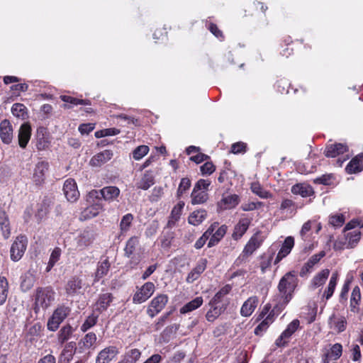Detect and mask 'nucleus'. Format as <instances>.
<instances>
[{
    "mask_svg": "<svg viewBox=\"0 0 363 363\" xmlns=\"http://www.w3.org/2000/svg\"><path fill=\"white\" fill-rule=\"evenodd\" d=\"M298 279L295 272L286 273L280 279L277 289L279 295L274 300V311H282L293 298V294L298 286Z\"/></svg>",
    "mask_w": 363,
    "mask_h": 363,
    "instance_id": "1",
    "label": "nucleus"
},
{
    "mask_svg": "<svg viewBox=\"0 0 363 363\" xmlns=\"http://www.w3.org/2000/svg\"><path fill=\"white\" fill-rule=\"evenodd\" d=\"M55 293L50 287H38L34 295V311L37 313L40 309L46 310L55 300Z\"/></svg>",
    "mask_w": 363,
    "mask_h": 363,
    "instance_id": "2",
    "label": "nucleus"
},
{
    "mask_svg": "<svg viewBox=\"0 0 363 363\" xmlns=\"http://www.w3.org/2000/svg\"><path fill=\"white\" fill-rule=\"evenodd\" d=\"M120 194V189L113 186H106L101 189V190H92L88 194V199H92L94 201V199L96 200H101L104 199L106 201H113L116 199Z\"/></svg>",
    "mask_w": 363,
    "mask_h": 363,
    "instance_id": "3",
    "label": "nucleus"
},
{
    "mask_svg": "<svg viewBox=\"0 0 363 363\" xmlns=\"http://www.w3.org/2000/svg\"><path fill=\"white\" fill-rule=\"evenodd\" d=\"M70 308L66 306H58L53 312L52 316L49 318L47 324L48 329L50 331H55L59 328L60 323L69 314Z\"/></svg>",
    "mask_w": 363,
    "mask_h": 363,
    "instance_id": "4",
    "label": "nucleus"
},
{
    "mask_svg": "<svg viewBox=\"0 0 363 363\" xmlns=\"http://www.w3.org/2000/svg\"><path fill=\"white\" fill-rule=\"evenodd\" d=\"M28 245V238L26 235L17 236L10 249L11 259L13 262L19 261L23 256Z\"/></svg>",
    "mask_w": 363,
    "mask_h": 363,
    "instance_id": "5",
    "label": "nucleus"
},
{
    "mask_svg": "<svg viewBox=\"0 0 363 363\" xmlns=\"http://www.w3.org/2000/svg\"><path fill=\"white\" fill-rule=\"evenodd\" d=\"M155 291V286L152 282L145 283L133 296V302L135 304H140L145 302Z\"/></svg>",
    "mask_w": 363,
    "mask_h": 363,
    "instance_id": "6",
    "label": "nucleus"
},
{
    "mask_svg": "<svg viewBox=\"0 0 363 363\" xmlns=\"http://www.w3.org/2000/svg\"><path fill=\"white\" fill-rule=\"evenodd\" d=\"M232 286L230 284H226L222 287L211 299L208 303L209 306H215L217 307H224L225 311L230 303V300L227 298V295L230 292Z\"/></svg>",
    "mask_w": 363,
    "mask_h": 363,
    "instance_id": "7",
    "label": "nucleus"
},
{
    "mask_svg": "<svg viewBox=\"0 0 363 363\" xmlns=\"http://www.w3.org/2000/svg\"><path fill=\"white\" fill-rule=\"evenodd\" d=\"M169 298L166 294L157 295L150 303L147 309V315L154 318L164 308L167 303Z\"/></svg>",
    "mask_w": 363,
    "mask_h": 363,
    "instance_id": "8",
    "label": "nucleus"
},
{
    "mask_svg": "<svg viewBox=\"0 0 363 363\" xmlns=\"http://www.w3.org/2000/svg\"><path fill=\"white\" fill-rule=\"evenodd\" d=\"M263 240L264 238L262 236V232L259 230L257 231L245 245L242 250V255L243 257H248L251 255L261 246Z\"/></svg>",
    "mask_w": 363,
    "mask_h": 363,
    "instance_id": "9",
    "label": "nucleus"
},
{
    "mask_svg": "<svg viewBox=\"0 0 363 363\" xmlns=\"http://www.w3.org/2000/svg\"><path fill=\"white\" fill-rule=\"evenodd\" d=\"M63 191L68 201L74 202L79 197V191L73 179H68L65 182Z\"/></svg>",
    "mask_w": 363,
    "mask_h": 363,
    "instance_id": "10",
    "label": "nucleus"
},
{
    "mask_svg": "<svg viewBox=\"0 0 363 363\" xmlns=\"http://www.w3.org/2000/svg\"><path fill=\"white\" fill-rule=\"evenodd\" d=\"M83 281L79 277H71L65 285V291L69 296H74L82 294L83 288Z\"/></svg>",
    "mask_w": 363,
    "mask_h": 363,
    "instance_id": "11",
    "label": "nucleus"
},
{
    "mask_svg": "<svg viewBox=\"0 0 363 363\" xmlns=\"http://www.w3.org/2000/svg\"><path fill=\"white\" fill-rule=\"evenodd\" d=\"M119 353L116 346H108L101 350L96 357V363H109Z\"/></svg>",
    "mask_w": 363,
    "mask_h": 363,
    "instance_id": "12",
    "label": "nucleus"
},
{
    "mask_svg": "<svg viewBox=\"0 0 363 363\" xmlns=\"http://www.w3.org/2000/svg\"><path fill=\"white\" fill-rule=\"evenodd\" d=\"M49 163L45 161L38 162L35 167L33 180L36 185L43 184L45 179V174L48 171Z\"/></svg>",
    "mask_w": 363,
    "mask_h": 363,
    "instance_id": "13",
    "label": "nucleus"
},
{
    "mask_svg": "<svg viewBox=\"0 0 363 363\" xmlns=\"http://www.w3.org/2000/svg\"><path fill=\"white\" fill-rule=\"evenodd\" d=\"M206 266L207 259L204 258L200 259L197 262L196 267L188 274L186 281L189 284H191L197 280L206 269Z\"/></svg>",
    "mask_w": 363,
    "mask_h": 363,
    "instance_id": "14",
    "label": "nucleus"
},
{
    "mask_svg": "<svg viewBox=\"0 0 363 363\" xmlns=\"http://www.w3.org/2000/svg\"><path fill=\"white\" fill-rule=\"evenodd\" d=\"M95 238L94 232L91 228H87L84 229L77 237V247L80 249H84L90 245Z\"/></svg>",
    "mask_w": 363,
    "mask_h": 363,
    "instance_id": "15",
    "label": "nucleus"
},
{
    "mask_svg": "<svg viewBox=\"0 0 363 363\" xmlns=\"http://www.w3.org/2000/svg\"><path fill=\"white\" fill-rule=\"evenodd\" d=\"M31 126L28 123H23L18 130V140L19 146L24 149L26 147L31 137Z\"/></svg>",
    "mask_w": 363,
    "mask_h": 363,
    "instance_id": "16",
    "label": "nucleus"
},
{
    "mask_svg": "<svg viewBox=\"0 0 363 363\" xmlns=\"http://www.w3.org/2000/svg\"><path fill=\"white\" fill-rule=\"evenodd\" d=\"M0 138L4 144H10L13 140V127L7 119L0 123Z\"/></svg>",
    "mask_w": 363,
    "mask_h": 363,
    "instance_id": "17",
    "label": "nucleus"
},
{
    "mask_svg": "<svg viewBox=\"0 0 363 363\" xmlns=\"http://www.w3.org/2000/svg\"><path fill=\"white\" fill-rule=\"evenodd\" d=\"M251 223V219L248 218H240L238 223L235 225L232 238L235 240L240 239L247 232Z\"/></svg>",
    "mask_w": 363,
    "mask_h": 363,
    "instance_id": "18",
    "label": "nucleus"
},
{
    "mask_svg": "<svg viewBox=\"0 0 363 363\" xmlns=\"http://www.w3.org/2000/svg\"><path fill=\"white\" fill-rule=\"evenodd\" d=\"M113 152L111 150H104L95 155H94L89 164L91 166L94 167H101L103 164L108 162L113 157Z\"/></svg>",
    "mask_w": 363,
    "mask_h": 363,
    "instance_id": "19",
    "label": "nucleus"
},
{
    "mask_svg": "<svg viewBox=\"0 0 363 363\" xmlns=\"http://www.w3.org/2000/svg\"><path fill=\"white\" fill-rule=\"evenodd\" d=\"M0 230L3 238L6 240L11 235V225L9 216L3 207H0Z\"/></svg>",
    "mask_w": 363,
    "mask_h": 363,
    "instance_id": "20",
    "label": "nucleus"
},
{
    "mask_svg": "<svg viewBox=\"0 0 363 363\" xmlns=\"http://www.w3.org/2000/svg\"><path fill=\"white\" fill-rule=\"evenodd\" d=\"M291 191L292 194L300 195L303 198L310 197L314 194L312 186L305 183H299L292 186Z\"/></svg>",
    "mask_w": 363,
    "mask_h": 363,
    "instance_id": "21",
    "label": "nucleus"
},
{
    "mask_svg": "<svg viewBox=\"0 0 363 363\" xmlns=\"http://www.w3.org/2000/svg\"><path fill=\"white\" fill-rule=\"evenodd\" d=\"M294 245V238L291 236L287 237L285 239L284 243L282 244L281 249L279 250V251L277 255V257L274 261V264L278 263L284 257L287 256L291 252Z\"/></svg>",
    "mask_w": 363,
    "mask_h": 363,
    "instance_id": "22",
    "label": "nucleus"
},
{
    "mask_svg": "<svg viewBox=\"0 0 363 363\" xmlns=\"http://www.w3.org/2000/svg\"><path fill=\"white\" fill-rule=\"evenodd\" d=\"M348 174H356L363 170V153L352 158L346 167Z\"/></svg>",
    "mask_w": 363,
    "mask_h": 363,
    "instance_id": "23",
    "label": "nucleus"
},
{
    "mask_svg": "<svg viewBox=\"0 0 363 363\" xmlns=\"http://www.w3.org/2000/svg\"><path fill=\"white\" fill-rule=\"evenodd\" d=\"M347 151V146L342 143L328 145L325 150V155L328 157H335Z\"/></svg>",
    "mask_w": 363,
    "mask_h": 363,
    "instance_id": "24",
    "label": "nucleus"
},
{
    "mask_svg": "<svg viewBox=\"0 0 363 363\" xmlns=\"http://www.w3.org/2000/svg\"><path fill=\"white\" fill-rule=\"evenodd\" d=\"M258 303V298L257 296H251L244 302L240 309V314L244 317H248L255 310Z\"/></svg>",
    "mask_w": 363,
    "mask_h": 363,
    "instance_id": "25",
    "label": "nucleus"
},
{
    "mask_svg": "<svg viewBox=\"0 0 363 363\" xmlns=\"http://www.w3.org/2000/svg\"><path fill=\"white\" fill-rule=\"evenodd\" d=\"M101 209L102 204L100 203L99 200H97L96 203L86 208L82 212L81 216L85 220L92 218L99 215Z\"/></svg>",
    "mask_w": 363,
    "mask_h": 363,
    "instance_id": "26",
    "label": "nucleus"
},
{
    "mask_svg": "<svg viewBox=\"0 0 363 363\" xmlns=\"http://www.w3.org/2000/svg\"><path fill=\"white\" fill-rule=\"evenodd\" d=\"M113 300V296L111 293H105L100 294L96 302V311H98L99 313L106 311L108 308Z\"/></svg>",
    "mask_w": 363,
    "mask_h": 363,
    "instance_id": "27",
    "label": "nucleus"
},
{
    "mask_svg": "<svg viewBox=\"0 0 363 363\" xmlns=\"http://www.w3.org/2000/svg\"><path fill=\"white\" fill-rule=\"evenodd\" d=\"M111 264L108 258L100 261L98 263L97 269L95 272L94 282L99 281L104 276L107 275L110 269Z\"/></svg>",
    "mask_w": 363,
    "mask_h": 363,
    "instance_id": "28",
    "label": "nucleus"
},
{
    "mask_svg": "<svg viewBox=\"0 0 363 363\" xmlns=\"http://www.w3.org/2000/svg\"><path fill=\"white\" fill-rule=\"evenodd\" d=\"M239 203L240 197L237 194H230L223 196L218 205L225 209H231L237 206Z\"/></svg>",
    "mask_w": 363,
    "mask_h": 363,
    "instance_id": "29",
    "label": "nucleus"
},
{
    "mask_svg": "<svg viewBox=\"0 0 363 363\" xmlns=\"http://www.w3.org/2000/svg\"><path fill=\"white\" fill-rule=\"evenodd\" d=\"M47 130L44 127H40L37 130V148L39 150H45L49 144L48 138L46 137Z\"/></svg>",
    "mask_w": 363,
    "mask_h": 363,
    "instance_id": "30",
    "label": "nucleus"
},
{
    "mask_svg": "<svg viewBox=\"0 0 363 363\" xmlns=\"http://www.w3.org/2000/svg\"><path fill=\"white\" fill-rule=\"evenodd\" d=\"M21 289L23 292H26L34 286L35 278L30 272H27L21 276Z\"/></svg>",
    "mask_w": 363,
    "mask_h": 363,
    "instance_id": "31",
    "label": "nucleus"
},
{
    "mask_svg": "<svg viewBox=\"0 0 363 363\" xmlns=\"http://www.w3.org/2000/svg\"><path fill=\"white\" fill-rule=\"evenodd\" d=\"M207 216V213L205 210L201 209L193 211L189 216V223L194 226L201 224Z\"/></svg>",
    "mask_w": 363,
    "mask_h": 363,
    "instance_id": "32",
    "label": "nucleus"
},
{
    "mask_svg": "<svg viewBox=\"0 0 363 363\" xmlns=\"http://www.w3.org/2000/svg\"><path fill=\"white\" fill-rule=\"evenodd\" d=\"M328 323L331 328H334L337 333H342L346 329L347 321L345 317H340L335 320V314L330 316Z\"/></svg>",
    "mask_w": 363,
    "mask_h": 363,
    "instance_id": "33",
    "label": "nucleus"
},
{
    "mask_svg": "<svg viewBox=\"0 0 363 363\" xmlns=\"http://www.w3.org/2000/svg\"><path fill=\"white\" fill-rule=\"evenodd\" d=\"M203 300L201 296L196 297L192 301L186 303L180 308V313L185 314L199 308L203 304Z\"/></svg>",
    "mask_w": 363,
    "mask_h": 363,
    "instance_id": "34",
    "label": "nucleus"
},
{
    "mask_svg": "<svg viewBox=\"0 0 363 363\" xmlns=\"http://www.w3.org/2000/svg\"><path fill=\"white\" fill-rule=\"evenodd\" d=\"M227 230V226L225 225H223L218 228L215 233H213V234L211 235V238L208 243V247H212L217 245L218 242L221 240V238L225 235Z\"/></svg>",
    "mask_w": 363,
    "mask_h": 363,
    "instance_id": "35",
    "label": "nucleus"
},
{
    "mask_svg": "<svg viewBox=\"0 0 363 363\" xmlns=\"http://www.w3.org/2000/svg\"><path fill=\"white\" fill-rule=\"evenodd\" d=\"M191 203L193 205L204 203L208 199V194L205 191L193 189L191 194Z\"/></svg>",
    "mask_w": 363,
    "mask_h": 363,
    "instance_id": "36",
    "label": "nucleus"
},
{
    "mask_svg": "<svg viewBox=\"0 0 363 363\" xmlns=\"http://www.w3.org/2000/svg\"><path fill=\"white\" fill-rule=\"evenodd\" d=\"M139 238L138 236H133L130 238L126 242V245L124 248L125 256L130 257L136 250V247L139 245Z\"/></svg>",
    "mask_w": 363,
    "mask_h": 363,
    "instance_id": "37",
    "label": "nucleus"
},
{
    "mask_svg": "<svg viewBox=\"0 0 363 363\" xmlns=\"http://www.w3.org/2000/svg\"><path fill=\"white\" fill-rule=\"evenodd\" d=\"M140 356L141 352L138 349H130L126 351L121 361L124 363H135Z\"/></svg>",
    "mask_w": 363,
    "mask_h": 363,
    "instance_id": "38",
    "label": "nucleus"
},
{
    "mask_svg": "<svg viewBox=\"0 0 363 363\" xmlns=\"http://www.w3.org/2000/svg\"><path fill=\"white\" fill-rule=\"evenodd\" d=\"M211 308L206 314V318L208 322H213L225 311L224 307H217L215 306H210Z\"/></svg>",
    "mask_w": 363,
    "mask_h": 363,
    "instance_id": "39",
    "label": "nucleus"
},
{
    "mask_svg": "<svg viewBox=\"0 0 363 363\" xmlns=\"http://www.w3.org/2000/svg\"><path fill=\"white\" fill-rule=\"evenodd\" d=\"M9 294V282L5 277L0 276V306L3 305Z\"/></svg>",
    "mask_w": 363,
    "mask_h": 363,
    "instance_id": "40",
    "label": "nucleus"
},
{
    "mask_svg": "<svg viewBox=\"0 0 363 363\" xmlns=\"http://www.w3.org/2000/svg\"><path fill=\"white\" fill-rule=\"evenodd\" d=\"M154 177L152 174L148 173H145L139 182L137 184V188L147 190L151 186L154 184Z\"/></svg>",
    "mask_w": 363,
    "mask_h": 363,
    "instance_id": "41",
    "label": "nucleus"
},
{
    "mask_svg": "<svg viewBox=\"0 0 363 363\" xmlns=\"http://www.w3.org/2000/svg\"><path fill=\"white\" fill-rule=\"evenodd\" d=\"M251 191L262 199H268L271 197L272 194L265 190L259 183L253 182L251 184Z\"/></svg>",
    "mask_w": 363,
    "mask_h": 363,
    "instance_id": "42",
    "label": "nucleus"
},
{
    "mask_svg": "<svg viewBox=\"0 0 363 363\" xmlns=\"http://www.w3.org/2000/svg\"><path fill=\"white\" fill-rule=\"evenodd\" d=\"M133 216L131 213H127L123 216L120 223V230L121 234L126 233L132 224Z\"/></svg>",
    "mask_w": 363,
    "mask_h": 363,
    "instance_id": "43",
    "label": "nucleus"
},
{
    "mask_svg": "<svg viewBox=\"0 0 363 363\" xmlns=\"http://www.w3.org/2000/svg\"><path fill=\"white\" fill-rule=\"evenodd\" d=\"M330 274L329 269H323L320 272H319L317 275L314 277L313 279V284L315 287H318L325 284L327 280L328 276Z\"/></svg>",
    "mask_w": 363,
    "mask_h": 363,
    "instance_id": "44",
    "label": "nucleus"
},
{
    "mask_svg": "<svg viewBox=\"0 0 363 363\" xmlns=\"http://www.w3.org/2000/svg\"><path fill=\"white\" fill-rule=\"evenodd\" d=\"M11 113L14 116L24 119L27 116V108L23 104L16 103L12 106Z\"/></svg>",
    "mask_w": 363,
    "mask_h": 363,
    "instance_id": "45",
    "label": "nucleus"
},
{
    "mask_svg": "<svg viewBox=\"0 0 363 363\" xmlns=\"http://www.w3.org/2000/svg\"><path fill=\"white\" fill-rule=\"evenodd\" d=\"M297 208V205L291 199H284L280 205V210L286 211L290 214H294Z\"/></svg>",
    "mask_w": 363,
    "mask_h": 363,
    "instance_id": "46",
    "label": "nucleus"
},
{
    "mask_svg": "<svg viewBox=\"0 0 363 363\" xmlns=\"http://www.w3.org/2000/svg\"><path fill=\"white\" fill-rule=\"evenodd\" d=\"M300 322L298 319L292 320L286 327V328L281 333L283 336H285L288 340L292 335L298 330Z\"/></svg>",
    "mask_w": 363,
    "mask_h": 363,
    "instance_id": "47",
    "label": "nucleus"
},
{
    "mask_svg": "<svg viewBox=\"0 0 363 363\" xmlns=\"http://www.w3.org/2000/svg\"><path fill=\"white\" fill-rule=\"evenodd\" d=\"M73 332L72 328L69 325L63 326L58 333V341L62 344L67 341Z\"/></svg>",
    "mask_w": 363,
    "mask_h": 363,
    "instance_id": "48",
    "label": "nucleus"
},
{
    "mask_svg": "<svg viewBox=\"0 0 363 363\" xmlns=\"http://www.w3.org/2000/svg\"><path fill=\"white\" fill-rule=\"evenodd\" d=\"M129 258L130 267L135 268L144 258V249L139 248L138 252L133 253Z\"/></svg>",
    "mask_w": 363,
    "mask_h": 363,
    "instance_id": "49",
    "label": "nucleus"
},
{
    "mask_svg": "<svg viewBox=\"0 0 363 363\" xmlns=\"http://www.w3.org/2000/svg\"><path fill=\"white\" fill-rule=\"evenodd\" d=\"M60 99L62 101L66 103H69L73 105H89L90 101L89 100L86 99H79L74 98L72 96H66V95H62L60 96Z\"/></svg>",
    "mask_w": 363,
    "mask_h": 363,
    "instance_id": "50",
    "label": "nucleus"
},
{
    "mask_svg": "<svg viewBox=\"0 0 363 363\" xmlns=\"http://www.w3.org/2000/svg\"><path fill=\"white\" fill-rule=\"evenodd\" d=\"M98 319V315H95L94 313L91 314L87 317L85 320L84 323L81 326V330L84 332H86L91 327L96 325Z\"/></svg>",
    "mask_w": 363,
    "mask_h": 363,
    "instance_id": "51",
    "label": "nucleus"
},
{
    "mask_svg": "<svg viewBox=\"0 0 363 363\" xmlns=\"http://www.w3.org/2000/svg\"><path fill=\"white\" fill-rule=\"evenodd\" d=\"M149 152V147L147 145H140L136 147L133 152V157L135 160H140L145 156Z\"/></svg>",
    "mask_w": 363,
    "mask_h": 363,
    "instance_id": "52",
    "label": "nucleus"
},
{
    "mask_svg": "<svg viewBox=\"0 0 363 363\" xmlns=\"http://www.w3.org/2000/svg\"><path fill=\"white\" fill-rule=\"evenodd\" d=\"M342 353V346L340 343L334 344L330 348V352H328L329 357L335 360L338 359L341 357Z\"/></svg>",
    "mask_w": 363,
    "mask_h": 363,
    "instance_id": "53",
    "label": "nucleus"
},
{
    "mask_svg": "<svg viewBox=\"0 0 363 363\" xmlns=\"http://www.w3.org/2000/svg\"><path fill=\"white\" fill-rule=\"evenodd\" d=\"M191 186V181L189 178L184 177L181 179L180 184L177 189V197L179 198L185 193Z\"/></svg>",
    "mask_w": 363,
    "mask_h": 363,
    "instance_id": "54",
    "label": "nucleus"
},
{
    "mask_svg": "<svg viewBox=\"0 0 363 363\" xmlns=\"http://www.w3.org/2000/svg\"><path fill=\"white\" fill-rule=\"evenodd\" d=\"M274 253L269 255H264L262 257V261L260 262V268L262 273H265L267 269L269 268L273 260Z\"/></svg>",
    "mask_w": 363,
    "mask_h": 363,
    "instance_id": "55",
    "label": "nucleus"
},
{
    "mask_svg": "<svg viewBox=\"0 0 363 363\" xmlns=\"http://www.w3.org/2000/svg\"><path fill=\"white\" fill-rule=\"evenodd\" d=\"M84 347L90 348L96 341V335L94 333H87L82 340Z\"/></svg>",
    "mask_w": 363,
    "mask_h": 363,
    "instance_id": "56",
    "label": "nucleus"
},
{
    "mask_svg": "<svg viewBox=\"0 0 363 363\" xmlns=\"http://www.w3.org/2000/svg\"><path fill=\"white\" fill-rule=\"evenodd\" d=\"M329 223L335 228L340 227L345 223V217L342 214L331 216L329 218Z\"/></svg>",
    "mask_w": 363,
    "mask_h": 363,
    "instance_id": "57",
    "label": "nucleus"
},
{
    "mask_svg": "<svg viewBox=\"0 0 363 363\" xmlns=\"http://www.w3.org/2000/svg\"><path fill=\"white\" fill-rule=\"evenodd\" d=\"M263 206V203L261 201L249 202L242 204L241 208L244 211H251L259 208Z\"/></svg>",
    "mask_w": 363,
    "mask_h": 363,
    "instance_id": "58",
    "label": "nucleus"
},
{
    "mask_svg": "<svg viewBox=\"0 0 363 363\" xmlns=\"http://www.w3.org/2000/svg\"><path fill=\"white\" fill-rule=\"evenodd\" d=\"M289 85L290 84L288 80L285 79H281L278 80L276 83V87L277 89V91L281 94H283L284 92L288 93Z\"/></svg>",
    "mask_w": 363,
    "mask_h": 363,
    "instance_id": "59",
    "label": "nucleus"
},
{
    "mask_svg": "<svg viewBox=\"0 0 363 363\" xmlns=\"http://www.w3.org/2000/svg\"><path fill=\"white\" fill-rule=\"evenodd\" d=\"M333 178V176L331 174H323L319 177L315 178L314 179V183L323 185H330Z\"/></svg>",
    "mask_w": 363,
    "mask_h": 363,
    "instance_id": "60",
    "label": "nucleus"
},
{
    "mask_svg": "<svg viewBox=\"0 0 363 363\" xmlns=\"http://www.w3.org/2000/svg\"><path fill=\"white\" fill-rule=\"evenodd\" d=\"M216 169L214 164L211 162H206L201 166L200 170L203 175L211 174Z\"/></svg>",
    "mask_w": 363,
    "mask_h": 363,
    "instance_id": "61",
    "label": "nucleus"
},
{
    "mask_svg": "<svg viewBox=\"0 0 363 363\" xmlns=\"http://www.w3.org/2000/svg\"><path fill=\"white\" fill-rule=\"evenodd\" d=\"M271 323L265 318L255 328V334L262 335L267 330Z\"/></svg>",
    "mask_w": 363,
    "mask_h": 363,
    "instance_id": "62",
    "label": "nucleus"
},
{
    "mask_svg": "<svg viewBox=\"0 0 363 363\" xmlns=\"http://www.w3.org/2000/svg\"><path fill=\"white\" fill-rule=\"evenodd\" d=\"M347 236L349 238V245L351 247H353L360 239V232L354 230L352 233H348Z\"/></svg>",
    "mask_w": 363,
    "mask_h": 363,
    "instance_id": "63",
    "label": "nucleus"
},
{
    "mask_svg": "<svg viewBox=\"0 0 363 363\" xmlns=\"http://www.w3.org/2000/svg\"><path fill=\"white\" fill-rule=\"evenodd\" d=\"M210 184L209 180L201 179L195 184L194 189L206 191Z\"/></svg>",
    "mask_w": 363,
    "mask_h": 363,
    "instance_id": "64",
    "label": "nucleus"
}]
</instances>
